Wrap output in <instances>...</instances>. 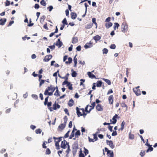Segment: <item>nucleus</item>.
Masks as SVG:
<instances>
[{"instance_id": "obj_1", "label": "nucleus", "mask_w": 157, "mask_h": 157, "mask_svg": "<svg viewBox=\"0 0 157 157\" xmlns=\"http://www.w3.org/2000/svg\"><path fill=\"white\" fill-rule=\"evenodd\" d=\"M56 90V88H54L52 85L48 86L45 90L44 94L45 95L51 96Z\"/></svg>"}, {"instance_id": "obj_2", "label": "nucleus", "mask_w": 157, "mask_h": 157, "mask_svg": "<svg viewBox=\"0 0 157 157\" xmlns=\"http://www.w3.org/2000/svg\"><path fill=\"white\" fill-rule=\"evenodd\" d=\"M52 106V107H50L48 108L51 111H52L53 109L56 110L58 109H59L60 107V105L58 103H56V101L53 104Z\"/></svg>"}, {"instance_id": "obj_3", "label": "nucleus", "mask_w": 157, "mask_h": 157, "mask_svg": "<svg viewBox=\"0 0 157 157\" xmlns=\"http://www.w3.org/2000/svg\"><path fill=\"white\" fill-rule=\"evenodd\" d=\"M62 138V137H60L59 138H57L55 137H53V139L55 140V146L56 147L59 146V142L61 140V139Z\"/></svg>"}, {"instance_id": "obj_4", "label": "nucleus", "mask_w": 157, "mask_h": 157, "mask_svg": "<svg viewBox=\"0 0 157 157\" xmlns=\"http://www.w3.org/2000/svg\"><path fill=\"white\" fill-rule=\"evenodd\" d=\"M67 84V86L68 87V89L70 90L73 89L72 86V84L70 82L68 81H64L62 83V85H64Z\"/></svg>"}, {"instance_id": "obj_5", "label": "nucleus", "mask_w": 157, "mask_h": 157, "mask_svg": "<svg viewBox=\"0 0 157 157\" xmlns=\"http://www.w3.org/2000/svg\"><path fill=\"white\" fill-rule=\"evenodd\" d=\"M105 150L106 152H107V154L109 157H113V151L109 150L107 147L105 148Z\"/></svg>"}, {"instance_id": "obj_6", "label": "nucleus", "mask_w": 157, "mask_h": 157, "mask_svg": "<svg viewBox=\"0 0 157 157\" xmlns=\"http://www.w3.org/2000/svg\"><path fill=\"white\" fill-rule=\"evenodd\" d=\"M139 87L140 86H138L134 88L133 89L134 92L137 96H139L141 94V91L139 89Z\"/></svg>"}, {"instance_id": "obj_7", "label": "nucleus", "mask_w": 157, "mask_h": 157, "mask_svg": "<svg viewBox=\"0 0 157 157\" xmlns=\"http://www.w3.org/2000/svg\"><path fill=\"white\" fill-rule=\"evenodd\" d=\"M121 29L122 32L125 33L128 30V26L125 23H123L121 25Z\"/></svg>"}, {"instance_id": "obj_8", "label": "nucleus", "mask_w": 157, "mask_h": 157, "mask_svg": "<svg viewBox=\"0 0 157 157\" xmlns=\"http://www.w3.org/2000/svg\"><path fill=\"white\" fill-rule=\"evenodd\" d=\"M93 43L91 41H90L89 42L86 43L84 46V47L86 49L90 48L93 46Z\"/></svg>"}, {"instance_id": "obj_9", "label": "nucleus", "mask_w": 157, "mask_h": 157, "mask_svg": "<svg viewBox=\"0 0 157 157\" xmlns=\"http://www.w3.org/2000/svg\"><path fill=\"white\" fill-rule=\"evenodd\" d=\"M52 56L51 55H47L44 57L43 61L44 62H48L52 59Z\"/></svg>"}, {"instance_id": "obj_10", "label": "nucleus", "mask_w": 157, "mask_h": 157, "mask_svg": "<svg viewBox=\"0 0 157 157\" xmlns=\"http://www.w3.org/2000/svg\"><path fill=\"white\" fill-rule=\"evenodd\" d=\"M114 97L113 95H110L108 98V100L109 104L110 105H113V102Z\"/></svg>"}, {"instance_id": "obj_11", "label": "nucleus", "mask_w": 157, "mask_h": 157, "mask_svg": "<svg viewBox=\"0 0 157 157\" xmlns=\"http://www.w3.org/2000/svg\"><path fill=\"white\" fill-rule=\"evenodd\" d=\"M78 148V146L77 144H75L72 145V151L73 153H75Z\"/></svg>"}, {"instance_id": "obj_12", "label": "nucleus", "mask_w": 157, "mask_h": 157, "mask_svg": "<svg viewBox=\"0 0 157 157\" xmlns=\"http://www.w3.org/2000/svg\"><path fill=\"white\" fill-rule=\"evenodd\" d=\"M66 126V124L63 123L60 124L58 128V130L59 131H61L64 129Z\"/></svg>"}, {"instance_id": "obj_13", "label": "nucleus", "mask_w": 157, "mask_h": 157, "mask_svg": "<svg viewBox=\"0 0 157 157\" xmlns=\"http://www.w3.org/2000/svg\"><path fill=\"white\" fill-rule=\"evenodd\" d=\"M67 144V142L65 140H64L61 142V147L63 149H65L66 148V145Z\"/></svg>"}, {"instance_id": "obj_14", "label": "nucleus", "mask_w": 157, "mask_h": 157, "mask_svg": "<svg viewBox=\"0 0 157 157\" xmlns=\"http://www.w3.org/2000/svg\"><path fill=\"white\" fill-rule=\"evenodd\" d=\"M106 143L111 148L113 149L114 147V146L112 140H106Z\"/></svg>"}, {"instance_id": "obj_15", "label": "nucleus", "mask_w": 157, "mask_h": 157, "mask_svg": "<svg viewBox=\"0 0 157 157\" xmlns=\"http://www.w3.org/2000/svg\"><path fill=\"white\" fill-rule=\"evenodd\" d=\"M96 109L98 111H101L103 110V108L102 105L101 104H98L96 106Z\"/></svg>"}, {"instance_id": "obj_16", "label": "nucleus", "mask_w": 157, "mask_h": 157, "mask_svg": "<svg viewBox=\"0 0 157 157\" xmlns=\"http://www.w3.org/2000/svg\"><path fill=\"white\" fill-rule=\"evenodd\" d=\"M87 75H88L89 77L91 78H96L95 75L92 74L90 72H87Z\"/></svg>"}, {"instance_id": "obj_17", "label": "nucleus", "mask_w": 157, "mask_h": 157, "mask_svg": "<svg viewBox=\"0 0 157 157\" xmlns=\"http://www.w3.org/2000/svg\"><path fill=\"white\" fill-rule=\"evenodd\" d=\"M76 113L78 117H79L80 116H82V113L80 111V109L78 107L76 108Z\"/></svg>"}, {"instance_id": "obj_18", "label": "nucleus", "mask_w": 157, "mask_h": 157, "mask_svg": "<svg viewBox=\"0 0 157 157\" xmlns=\"http://www.w3.org/2000/svg\"><path fill=\"white\" fill-rule=\"evenodd\" d=\"M117 117L118 115L117 114H116L112 118V120H113L112 122V124H115L116 123L117 121L116 119L117 118Z\"/></svg>"}, {"instance_id": "obj_19", "label": "nucleus", "mask_w": 157, "mask_h": 157, "mask_svg": "<svg viewBox=\"0 0 157 157\" xmlns=\"http://www.w3.org/2000/svg\"><path fill=\"white\" fill-rule=\"evenodd\" d=\"M6 21V18H2L0 20V25H3Z\"/></svg>"}, {"instance_id": "obj_20", "label": "nucleus", "mask_w": 157, "mask_h": 157, "mask_svg": "<svg viewBox=\"0 0 157 157\" xmlns=\"http://www.w3.org/2000/svg\"><path fill=\"white\" fill-rule=\"evenodd\" d=\"M63 45L62 42L60 41L59 39H58L57 41L56 42V45L57 46L59 45V47H61Z\"/></svg>"}, {"instance_id": "obj_21", "label": "nucleus", "mask_w": 157, "mask_h": 157, "mask_svg": "<svg viewBox=\"0 0 157 157\" xmlns=\"http://www.w3.org/2000/svg\"><path fill=\"white\" fill-rule=\"evenodd\" d=\"M78 41V38L77 37H74L72 39V43L73 44H75Z\"/></svg>"}, {"instance_id": "obj_22", "label": "nucleus", "mask_w": 157, "mask_h": 157, "mask_svg": "<svg viewBox=\"0 0 157 157\" xmlns=\"http://www.w3.org/2000/svg\"><path fill=\"white\" fill-rule=\"evenodd\" d=\"M112 23L111 22H109L105 24V26L107 29L109 28L112 25Z\"/></svg>"}, {"instance_id": "obj_23", "label": "nucleus", "mask_w": 157, "mask_h": 157, "mask_svg": "<svg viewBox=\"0 0 157 157\" xmlns=\"http://www.w3.org/2000/svg\"><path fill=\"white\" fill-rule=\"evenodd\" d=\"M74 104V101L72 99H70L68 103V105L70 106H72Z\"/></svg>"}, {"instance_id": "obj_24", "label": "nucleus", "mask_w": 157, "mask_h": 157, "mask_svg": "<svg viewBox=\"0 0 157 157\" xmlns=\"http://www.w3.org/2000/svg\"><path fill=\"white\" fill-rule=\"evenodd\" d=\"M101 38V37L98 35H96L93 37V39L96 41L99 40Z\"/></svg>"}, {"instance_id": "obj_25", "label": "nucleus", "mask_w": 157, "mask_h": 157, "mask_svg": "<svg viewBox=\"0 0 157 157\" xmlns=\"http://www.w3.org/2000/svg\"><path fill=\"white\" fill-rule=\"evenodd\" d=\"M71 18L73 19H75L77 17V15L75 13L72 12L71 13Z\"/></svg>"}, {"instance_id": "obj_26", "label": "nucleus", "mask_w": 157, "mask_h": 157, "mask_svg": "<svg viewBox=\"0 0 157 157\" xmlns=\"http://www.w3.org/2000/svg\"><path fill=\"white\" fill-rule=\"evenodd\" d=\"M95 106V102H93L91 104V105H89V106L91 107V108L90 109V111L91 110L93 109L94 108Z\"/></svg>"}, {"instance_id": "obj_27", "label": "nucleus", "mask_w": 157, "mask_h": 157, "mask_svg": "<svg viewBox=\"0 0 157 157\" xmlns=\"http://www.w3.org/2000/svg\"><path fill=\"white\" fill-rule=\"evenodd\" d=\"M56 92L54 94V95L56 96H59V91L58 88L57 86H56Z\"/></svg>"}, {"instance_id": "obj_28", "label": "nucleus", "mask_w": 157, "mask_h": 157, "mask_svg": "<svg viewBox=\"0 0 157 157\" xmlns=\"http://www.w3.org/2000/svg\"><path fill=\"white\" fill-rule=\"evenodd\" d=\"M77 56V55H76L74 58V66L76 67L77 64V59L76 58V56Z\"/></svg>"}, {"instance_id": "obj_29", "label": "nucleus", "mask_w": 157, "mask_h": 157, "mask_svg": "<svg viewBox=\"0 0 157 157\" xmlns=\"http://www.w3.org/2000/svg\"><path fill=\"white\" fill-rule=\"evenodd\" d=\"M71 71L72 72L71 74V75L72 77H75L77 76V74L75 71H73V69L71 70Z\"/></svg>"}, {"instance_id": "obj_30", "label": "nucleus", "mask_w": 157, "mask_h": 157, "mask_svg": "<svg viewBox=\"0 0 157 157\" xmlns=\"http://www.w3.org/2000/svg\"><path fill=\"white\" fill-rule=\"evenodd\" d=\"M93 26V23L88 24L86 26L85 28L87 29L91 28Z\"/></svg>"}, {"instance_id": "obj_31", "label": "nucleus", "mask_w": 157, "mask_h": 157, "mask_svg": "<svg viewBox=\"0 0 157 157\" xmlns=\"http://www.w3.org/2000/svg\"><path fill=\"white\" fill-rule=\"evenodd\" d=\"M125 125V122L124 121H123L121 124V127L120 129H119V130H122L124 128V125Z\"/></svg>"}, {"instance_id": "obj_32", "label": "nucleus", "mask_w": 157, "mask_h": 157, "mask_svg": "<svg viewBox=\"0 0 157 157\" xmlns=\"http://www.w3.org/2000/svg\"><path fill=\"white\" fill-rule=\"evenodd\" d=\"M102 82L101 81H98L96 85V86L97 87H100L101 86Z\"/></svg>"}, {"instance_id": "obj_33", "label": "nucleus", "mask_w": 157, "mask_h": 157, "mask_svg": "<svg viewBox=\"0 0 157 157\" xmlns=\"http://www.w3.org/2000/svg\"><path fill=\"white\" fill-rule=\"evenodd\" d=\"M103 80L106 83H107L109 85H110L111 84V82L110 81L107 79L103 78Z\"/></svg>"}, {"instance_id": "obj_34", "label": "nucleus", "mask_w": 157, "mask_h": 157, "mask_svg": "<svg viewBox=\"0 0 157 157\" xmlns=\"http://www.w3.org/2000/svg\"><path fill=\"white\" fill-rule=\"evenodd\" d=\"M129 138L130 139L133 140L134 138V136L133 134L130 132L129 133Z\"/></svg>"}, {"instance_id": "obj_35", "label": "nucleus", "mask_w": 157, "mask_h": 157, "mask_svg": "<svg viewBox=\"0 0 157 157\" xmlns=\"http://www.w3.org/2000/svg\"><path fill=\"white\" fill-rule=\"evenodd\" d=\"M58 76L59 78L65 79V80L64 81H68V77H66L65 76L62 77L59 74H58Z\"/></svg>"}, {"instance_id": "obj_36", "label": "nucleus", "mask_w": 157, "mask_h": 157, "mask_svg": "<svg viewBox=\"0 0 157 157\" xmlns=\"http://www.w3.org/2000/svg\"><path fill=\"white\" fill-rule=\"evenodd\" d=\"M74 128L72 132L71 133V135H70L69 136V139H72L74 136Z\"/></svg>"}, {"instance_id": "obj_37", "label": "nucleus", "mask_w": 157, "mask_h": 157, "mask_svg": "<svg viewBox=\"0 0 157 157\" xmlns=\"http://www.w3.org/2000/svg\"><path fill=\"white\" fill-rule=\"evenodd\" d=\"M121 107H126V109H127V105L125 104L124 102H122L121 104Z\"/></svg>"}, {"instance_id": "obj_38", "label": "nucleus", "mask_w": 157, "mask_h": 157, "mask_svg": "<svg viewBox=\"0 0 157 157\" xmlns=\"http://www.w3.org/2000/svg\"><path fill=\"white\" fill-rule=\"evenodd\" d=\"M63 25H67V22L66 20V19L64 18L63 20L62 21Z\"/></svg>"}, {"instance_id": "obj_39", "label": "nucleus", "mask_w": 157, "mask_h": 157, "mask_svg": "<svg viewBox=\"0 0 157 157\" xmlns=\"http://www.w3.org/2000/svg\"><path fill=\"white\" fill-rule=\"evenodd\" d=\"M79 157H85V156L84 154L82 153V151L81 149H80V150L79 151Z\"/></svg>"}, {"instance_id": "obj_40", "label": "nucleus", "mask_w": 157, "mask_h": 157, "mask_svg": "<svg viewBox=\"0 0 157 157\" xmlns=\"http://www.w3.org/2000/svg\"><path fill=\"white\" fill-rule=\"evenodd\" d=\"M68 62L66 61V63H72V59L71 57H69L68 58Z\"/></svg>"}, {"instance_id": "obj_41", "label": "nucleus", "mask_w": 157, "mask_h": 157, "mask_svg": "<svg viewBox=\"0 0 157 157\" xmlns=\"http://www.w3.org/2000/svg\"><path fill=\"white\" fill-rule=\"evenodd\" d=\"M41 130L40 128L36 129L35 131L36 134H40L41 133Z\"/></svg>"}, {"instance_id": "obj_42", "label": "nucleus", "mask_w": 157, "mask_h": 157, "mask_svg": "<svg viewBox=\"0 0 157 157\" xmlns=\"http://www.w3.org/2000/svg\"><path fill=\"white\" fill-rule=\"evenodd\" d=\"M153 148L151 147V146H150L148 148V149L147 150L146 152H148L149 151H152L153 150Z\"/></svg>"}, {"instance_id": "obj_43", "label": "nucleus", "mask_w": 157, "mask_h": 157, "mask_svg": "<svg viewBox=\"0 0 157 157\" xmlns=\"http://www.w3.org/2000/svg\"><path fill=\"white\" fill-rule=\"evenodd\" d=\"M48 98H49V97L47 96L45 98V101L44 102V104L45 105H47V103L48 101Z\"/></svg>"}, {"instance_id": "obj_44", "label": "nucleus", "mask_w": 157, "mask_h": 157, "mask_svg": "<svg viewBox=\"0 0 157 157\" xmlns=\"http://www.w3.org/2000/svg\"><path fill=\"white\" fill-rule=\"evenodd\" d=\"M140 155L141 157H143L145 155V151H144L142 150L140 153Z\"/></svg>"}, {"instance_id": "obj_45", "label": "nucleus", "mask_w": 157, "mask_h": 157, "mask_svg": "<svg viewBox=\"0 0 157 157\" xmlns=\"http://www.w3.org/2000/svg\"><path fill=\"white\" fill-rule=\"evenodd\" d=\"M10 1L6 0L5 2V6H8L10 5Z\"/></svg>"}, {"instance_id": "obj_46", "label": "nucleus", "mask_w": 157, "mask_h": 157, "mask_svg": "<svg viewBox=\"0 0 157 157\" xmlns=\"http://www.w3.org/2000/svg\"><path fill=\"white\" fill-rule=\"evenodd\" d=\"M51 152L49 148H47L46 151V154L49 155L51 154Z\"/></svg>"}, {"instance_id": "obj_47", "label": "nucleus", "mask_w": 157, "mask_h": 157, "mask_svg": "<svg viewBox=\"0 0 157 157\" xmlns=\"http://www.w3.org/2000/svg\"><path fill=\"white\" fill-rule=\"evenodd\" d=\"M63 120L64 121V122L63 123L66 125L67 122V116H65L63 118Z\"/></svg>"}, {"instance_id": "obj_48", "label": "nucleus", "mask_w": 157, "mask_h": 157, "mask_svg": "<svg viewBox=\"0 0 157 157\" xmlns=\"http://www.w3.org/2000/svg\"><path fill=\"white\" fill-rule=\"evenodd\" d=\"M40 81V82L39 84V86L40 87L41 85L44 83L45 82V80H44L42 79Z\"/></svg>"}, {"instance_id": "obj_49", "label": "nucleus", "mask_w": 157, "mask_h": 157, "mask_svg": "<svg viewBox=\"0 0 157 157\" xmlns=\"http://www.w3.org/2000/svg\"><path fill=\"white\" fill-rule=\"evenodd\" d=\"M102 51L103 54H107L108 52V50L107 49L105 48L103 49Z\"/></svg>"}, {"instance_id": "obj_50", "label": "nucleus", "mask_w": 157, "mask_h": 157, "mask_svg": "<svg viewBox=\"0 0 157 157\" xmlns=\"http://www.w3.org/2000/svg\"><path fill=\"white\" fill-rule=\"evenodd\" d=\"M40 4L44 6H45L46 5V3L44 0H42L40 2Z\"/></svg>"}, {"instance_id": "obj_51", "label": "nucleus", "mask_w": 157, "mask_h": 157, "mask_svg": "<svg viewBox=\"0 0 157 157\" xmlns=\"http://www.w3.org/2000/svg\"><path fill=\"white\" fill-rule=\"evenodd\" d=\"M94 136V139L95 140V141H97L98 140V138L97 136V135L96 134H93Z\"/></svg>"}, {"instance_id": "obj_52", "label": "nucleus", "mask_w": 157, "mask_h": 157, "mask_svg": "<svg viewBox=\"0 0 157 157\" xmlns=\"http://www.w3.org/2000/svg\"><path fill=\"white\" fill-rule=\"evenodd\" d=\"M89 106V105H86V107L85 108V109H84L85 112L86 111L88 113H90V110H87V108Z\"/></svg>"}, {"instance_id": "obj_53", "label": "nucleus", "mask_w": 157, "mask_h": 157, "mask_svg": "<svg viewBox=\"0 0 157 157\" xmlns=\"http://www.w3.org/2000/svg\"><path fill=\"white\" fill-rule=\"evenodd\" d=\"M84 152L85 153V155H87V154H88L89 153V151L87 149H86L85 148H84Z\"/></svg>"}, {"instance_id": "obj_54", "label": "nucleus", "mask_w": 157, "mask_h": 157, "mask_svg": "<svg viewBox=\"0 0 157 157\" xmlns=\"http://www.w3.org/2000/svg\"><path fill=\"white\" fill-rule=\"evenodd\" d=\"M80 132L79 130H78L77 131L75 134V136H80Z\"/></svg>"}, {"instance_id": "obj_55", "label": "nucleus", "mask_w": 157, "mask_h": 157, "mask_svg": "<svg viewBox=\"0 0 157 157\" xmlns=\"http://www.w3.org/2000/svg\"><path fill=\"white\" fill-rule=\"evenodd\" d=\"M116 46L115 44H112L110 46V48L112 49H115L116 48Z\"/></svg>"}, {"instance_id": "obj_56", "label": "nucleus", "mask_w": 157, "mask_h": 157, "mask_svg": "<svg viewBox=\"0 0 157 157\" xmlns=\"http://www.w3.org/2000/svg\"><path fill=\"white\" fill-rule=\"evenodd\" d=\"M70 132V131H68L65 134L64 136V137L65 138H67L69 136V134Z\"/></svg>"}, {"instance_id": "obj_57", "label": "nucleus", "mask_w": 157, "mask_h": 157, "mask_svg": "<svg viewBox=\"0 0 157 157\" xmlns=\"http://www.w3.org/2000/svg\"><path fill=\"white\" fill-rule=\"evenodd\" d=\"M64 111L65 113L67 114L68 116H69L70 114L68 112V110L67 109H64Z\"/></svg>"}, {"instance_id": "obj_58", "label": "nucleus", "mask_w": 157, "mask_h": 157, "mask_svg": "<svg viewBox=\"0 0 157 157\" xmlns=\"http://www.w3.org/2000/svg\"><path fill=\"white\" fill-rule=\"evenodd\" d=\"M76 50L77 51H81V47L80 45H79L76 48Z\"/></svg>"}, {"instance_id": "obj_59", "label": "nucleus", "mask_w": 157, "mask_h": 157, "mask_svg": "<svg viewBox=\"0 0 157 157\" xmlns=\"http://www.w3.org/2000/svg\"><path fill=\"white\" fill-rule=\"evenodd\" d=\"M113 93V91L111 89H109V90L108 91V92L107 93V94L108 95V94H110L111 93Z\"/></svg>"}, {"instance_id": "obj_60", "label": "nucleus", "mask_w": 157, "mask_h": 157, "mask_svg": "<svg viewBox=\"0 0 157 157\" xmlns=\"http://www.w3.org/2000/svg\"><path fill=\"white\" fill-rule=\"evenodd\" d=\"M52 102L51 101L47 103V105L48 107L49 108L52 105Z\"/></svg>"}, {"instance_id": "obj_61", "label": "nucleus", "mask_w": 157, "mask_h": 157, "mask_svg": "<svg viewBox=\"0 0 157 157\" xmlns=\"http://www.w3.org/2000/svg\"><path fill=\"white\" fill-rule=\"evenodd\" d=\"M72 122L71 121H70L68 127L70 128H71L72 126Z\"/></svg>"}, {"instance_id": "obj_62", "label": "nucleus", "mask_w": 157, "mask_h": 157, "mask_svg": "<svg viewBox=\"0 0 157 157\" xmlns=\"http://www.w3.org/2000/svg\"><path fill=\"white\" fill-rule=\"evenodd\" d=\"M13 23H14V21H11L10 22H9V24H8V25L7 26H10L12 25V24Z\"/></svg>"}, {"instance_id": "obj_63", "label": "nucleus", "mask_w": 157, "mask_h": 157, "mask_svg": "<svg viewBox=\"0 0 157 157\" xmlns=\"http://www.w3.org/2000/svg\"><path fill=\"white\" fill-rule=\"evenodd\" d=\"M55 46L54 45L52 46H49L48 47L49 48L51 49H54L55 48Z\"/></svg>"}, {"instance_id": "obj_64", "label": "nucleus", "mask_w": 157, "mask_h": 157, "mask_svg": "<svg viewBox=\"0 0 157 157\" xmlns=\"http://www.w3.org/2000/svg\"><path fill=\"white\" fill-rule=\"evenodd\" d=\"M34 7L36 9H38L39 8V5L37 4H36L35 5Z\"/></svg>"}]
</instances>
